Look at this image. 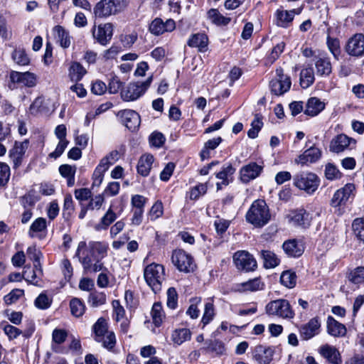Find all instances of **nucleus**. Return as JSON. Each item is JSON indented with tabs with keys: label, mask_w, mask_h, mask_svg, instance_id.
<instances>
[{
	"label": "nucleus",
	"mask_w": 364,
	"mask_h": 364,
	"mask_svg": "<svg viewBox=\"0 0 364 364\" xmlns=\"http://www.w3.org/2000/svg\"><path fill=\"white\" fill-rule=\"evenodd\" d=\"M269 208L263 200H256L246 213V220L256 228L265 225L270 220Z\"/></svg>",
	"instance_id": "nucleus-1"
},
{
	"label": "nucleus",
	"mask_w": 364,
	"mask_h": 364,
	"mask_svg": "<svg viewBox=\"0 0 364 364\" xmlns=\"http://www.w3.org/2000/svg\"><path fill=\"white\" fill-rule=\"evenodd\" d=\"M144 277L147 284L156 293L161 289L165 280L164 267L161 264L151 263L144 269Z\"/></svg>",
	"instance_id": "nucleus-2"
},
{
	"label": "nucleus",
	"mask_w": 364,
	"mask_h": 364,
	"mask_svg": "<svg viewBox=\"0 0 364 364\" xmlns=\"http://www.w3.org/2000/svg\"><path fill=\"white\" fill-rule=\"evenodd\" d=\"M265 312L270 316H276L284 319H291L295 314L288 300L279 299L269 301L265 306Z\"/></svg>",
	"instance_id": "nucleus-3"
},
{
	"label": "nucleus",
	"mask_w": 364,
	"mask_h": 364,
	"mask_svg": "<svg viewBox=\"0 0 364 364\" xmlns=\"http://www.w3.org/2000/svg\"><path fill=\"white\" fill-rule=\"evenodd\" d=\"M293 180L294 185L296 188L304 191L309 194L314 193L320 183L318 176L311 172L298 173L294 176Z\"/></svg>",
	"instance_id": "nucleus-4"
},
{
	"label": "nucleus",
	"mask_w": 364,
	"mask_h": 364,
	"mask_svg": "<svg viewBox=\"0 0 364 364\" xmlns=\"http://www.w3.org/2000/svg\"><path fill=\"white\" fill-rule=\"evenodd\" d=\"M153 77H149L144 82L129 83L121 91V97L124 101H134L142 96L151 85Z\"/></svg>",
	"instance_id": "nucleus-5"
},
{
	"label": "nucleus",
	"mask_w": 364,
	"mask_h": 364,
	"mask_svg": "<svg viewBox=\"0 0 364 364\" xmlns=\"http://www.w3.org/2000/svg\"><path fill=\"white\" fill-rule=\"evenodd\" d=\"M171 261L180 272H191L196 267L192 256L183 250H174L172 253Z\"/></svg>",
	"instance_id": "nucleus-6"
},
{
	"label": "nucleus",
	"mask_w": 364,
	"mask_h": 364,
	"mask_svg": "<svg viewBox=\"0 0 364 364\" xmlns=\"http://www.w3.org/2000/svg\"><path fill=\"white\" fill-rule=\"evenodd\" d=\"M290 77L284 74L282 68L276 70V76L270 81L269 86L272 93L275 95H282L287 92L291 87Z\"/></svg>",
	"instance_id": "nucleus-7"
},
{
	"label": "nucleus",
	"mask_w": 364,
	"mask_h": 364,
	"mask_svg": "<svg viewBox=\"0 0 364 364\" xmlns=\"http://www.w3.org/2000/svg\"><path fill=\"white\" fill-rule=\"evenodd\" d=\"M233 262L240 270L250 272L254 271L257 267V262L253 256L245 250L236 252L233 255Z\"/></svg>",
	"instance_id": "nucleus-8"
},
{
	"label": "nucleus",
	"mask_w": 364,
	"mask_h": 364,
	"mask_svg": "<svg viewBox=\"0 0 364 364\" xmlns=\"http://www.w3.org/2000/svg\"><path fill=\"white\" fill-rule=\"evenodd\" d=\"M355 139L348 136L346 134H340L333 137L329 145V150L331 152L339 154L355 146Z\"/></svg>",
	"instance_id": "nucleus-9"
},
{
	"label": "nucleus",
	"mask_w": 364,
	"mask_h": 364,
	"mask_svg": "<svg viewBox=\"0 0 364 364\" xmlns=\"http://www.w3.org/2000/svg\"><path fill=\"white\" fill-rule=\"evenodd\" d=\"M355 190V188L353 183H347L344 187L335 192L331 198V205L333 207H338L346 204L348 199L354 196Z\"/></svg>",
	"instance_id": "nucleus-10"
},
{
	"label": "nucleus",
	"mask_w": 364,
	"mask_h": 364,
	"mask_svg": "<svg viewBox=\"0 0 364 364\" xmlns=\"http://www.w3.org/2000/svg\"><path fill=\"white\" fill-rule=\"evenodd\" d=\"M321 321L318 317L311 318L306 323L299 328L300 336L303 340H309L320 333Z\"/></svg>",
	"instance_id": "nucleus-11"
},
{
	"label": "nucleus",
	"mask_w": 364,
	"mask_h": 364,
	"mask_svg": "<svg viewBox=\"0 0 364 364\" xmlns=\"http://www.w3.org/2000/svg\"><path fill=\"white\" fill-rule=\"evenodd\" d=\"M10 80L14 83L28 87L36 86L37 82L36 75L31 72L12 71L10 73Z\"/></svg>",
	"instance_id": "nucleus-12"
},
{
	"label": "nucleus",
	"mask_w": 364,
	"mask_h": 364,
	"mask_svg": "<svg viewBox=\"0 0 364 364\" xmlns=\"http://www.w3.org/2000/svg\"><path fill=\"white\" fill-rule=\"evenodd\" d=\"M346 52L353 56H363L364 55V35L356 33L351 37L346 45Z\"/></svg>",
	"instance_id": "nucleus-13"
},
{
	"label": "nucleus",
	"mask_w": 364,
	"mask_h": 364,
	"mask_svg": "<svg viewBox=\"0 0 364 364\" xmlns=\"http://www.w3.org/2000/svg\"><path fill=\"white\" fill-rule=\"evenodd\" d=\"M113 34V26L112 23H107L100 24L97 29L93 28V37L102 45L107 44L112 38Z\"/></svg>",
	"instance_id": "nucleus-14"
},
{
	"label": "nucleus",
	"mask_w": 364,
	"mask_h": 364,
	"mask_svg": "<svg viewBox=\"0 0 364 364\" xmlns=\"http://www.w3.org/2000/svg\"><path fill=\"white\" fill-rule=\"evenodd\" d=\"M176 28L175 21L172 19H167L164 22L161 18H155L149 26V31L151 33L159 36L164 32H171Z\"/></svg>",
	"instance_id": "nucleus-15"
},
{
	"label": "nucleus",
	"mask_w": 364,
	"mask_h": 364,
	"mask_svg": "<svg viewBox=\"0 0 364 364\" xmlns=\"http://www.w3.org/2000/svg\"><path fill=\"white\" fill-rule=\"evenodd\" d=\"M314 61L317 75L328 76L331 73V63L326 54L318 52L317 55L315 56Z\"/></svg>",
	"instance_id": "nucleus-16"
},
{
	"label": "nucleus",
	"mask_w": 364,
	"mask_h": 364,
	"mask_svg": "<svg viewBox=\"0 0 364 364\" xmlns=\"http://www.w3.org/2000/svg\"><path fill=\"white\" fill-rule=\"evenodd\" d=\"M263 167L262 166L258 165L255 162H251L240 169V179L243 183H247L258 177Z\"/></svg>",
	"instance_id": "nucleus-17"
},
{
	"label": "nucleus",
	"mask_w": 364,
	"mask_h": 364,
	"mask_svg": "<svg viewBox=\"0 0 364 364\" xmlns=\"http://www.w3.org/2000/svg\"><path fill=\"white\" fill-rule=\"evenodd\" d=\"M321 156V151L318 148L313 146L307 149L302 154H300L295 159L294 162L296 164L304 166L308 164L315 163Z\"/></svg>",
	"instance_id": "nucleus-18"
},
{
	"label": "nucleus",
	"mask_w": 364,
	"mask_h": 364,
	"mask_svg": "<svg viewBox=\"0 0 364 364\" xmlns=\"http://www.w3.org/2000/svg\"><path fill=\"white\" fill-rule=\"evenodd\" d=\"M318 353L332 364H342L341 353L335 346L323 345L318 348Z\"/></svg>",
	"instance_id": "nucleus-19"
},
{
	"label": "nucleus",
	"mask_w": 364,
	"mask_h": 364,
	"mask_svg": "<svg viewBox=\"0 0 364 364\" xmlns=\"http://www.w3.org/2000/svg\"><path fill=\"white\" fill-rule=\"evenodd\" d=\"M273 355L272 348L259 345L255 348L253 358L259 364H269L272 360Z\"/></svg>",
	"instance_id": "nucleus-20"
},
{
	"label": "nucleus",
	"mask_w": 364,
	"mask_h": 364,
	"mask_svg": "<svg viewBox=\"0 0 364 364\" xmlns=\"http://www.w3.org/2000/svg\"><path fill=\"white\" fill-rule=\"evenodd\" d=\"M75 256L78 257L82 266L92 260V258H95V255L93 249L90 247V242L88 243L85 241L80 242L77 245Z\"/></svg>",
	"instance_id": "nucleus-21"
},
{
	"label": "nucleus",
	"mask_w": 364,
	"mask_h": 364,
	"mask_svg": "<svg viewBox=\"0 0 364 364\" xmlns=\"http://www.w3.org/2000/svg\"><path fill=\"white\" fill-rule=\"evenodd\" d=\"M327 333L333 337H343L347 333L345 325L336 321L333 316H328L326 321Z\"/></svg>",
	"instance_id": "nucleus-22"
},
{
	"label": "nucleus",
	"mask_w": 364,
	"mask_h": 364,
	"mask_svg": "<svg viewBox=\"0 0 364 364\" xmlns=\"http://www.w3.org/2000/svg\"><path fill=\"white\" fill-rule=\"evenodd\" d=\"M282 247L284 252L289 257H300L304 251V247L302 242L295 239L285 241L283 243Z\"/></svg>",
	"instance_id": "nucleus-23"
},
{
	"label": "nucleus",
	"mask_w": 364,
	"mask_h": 364,
	"mask_svg": "<svg viewBox=\"0 0 364 364\" xmlns=\"http://www.w3.org/2000/svg\"><path fill=\"white\" fill-rule=\"evenodd\" d=\"M121 117L125 126L132 131L136 129L140 125L139 114L132 109L122 112Z\"/></svg>",
	"instance_id": "nucleus-24"
},
{
	"label": "nucleus",
	"mask_w": 364,
	"mask_h": 364,
	"mask_svg": "<svg viewBox=\"0 0 364 364\" xmlns=\"http://www.w3.org/2000/svg\"><path fill=\"white\" fill-rule=\"evenodd\" d=\"M291 220L295 225L308 228L311 224L312 216L305 209L301 208L292 213Z\"/></svg>",
	"instance_id": "nucleus-25"
},
{
	"label": "nucleus",
	"mask_w": 364,
	"mask_h": 364,
	"mask_svg": "<svg viewBox=\"0 0 364 364\" xmlns=\"http://www.w3.org/2000/svg\"><path fill=\"white\" fill-rule=\"evenodd\" d=\"M154 156L150 154H143L139 159L137 163V172L141 176H147L152 168L154 163Z\"/></svg>",
	"instance_id": "nucleus-26"
},
{
	"label": "nucleus",
	"mask_w": 364,
	"mask_h": 364,
	"mask_svg": "<svg viewBox=\"0 0 364 364\" xmlns=\"http://www.w3.org/2000/svg\"><path fill=\"white\" fill-rule=\"evenodd\" d=\"M325 108V103L317 97H311L308 100L304 113L311 117L318 114Z\"/></svg>",
	"instance_id": "nucleus-27"
},
{
	"label": "nucleus",
	"mask_w": 364,
	"mask_h": 364,
	"mask_svg": "<svg viewBox=\"0 0 364 364\" xmlns=\"http://www.w3.org/2000/svg\"><path fill=\"white\" fill-rule=\"evenodd\" d=\"M53 34L57 42L64 48L70 46L71 37L69 33L61 26H55L53 28Z\"/></svg>",
	"instance_id": "nucleus-28"
},
{
	"label": "nucleus",
	"mask_w": 364,
	"mask_h": 364,
	"mask_svg": "<svg viewBox=\"0 0 364 364\" xmlns=\"http://www.w3.org/2000/svg\"><path fill=\"white\" fill-rule=\"evenodd\" d=\"M276 24L278 26L287 28L294 17V10H277L276 14Z\"/></svg>",
	"instance_id": "nucleus-29"
},
{
	"label": "nucleus",
	"mask_w": 364,
	"mask_h": 364,
	"mask_svg": "<svg viewBox=\"0 0 364 364\" xmlns=\"http://www.w3.org/2000/svg\"><path fill=\"white\" fill-rule=\"evenodd\" d=\"M95 15L100 18L107 17L115 14L109 0L98 2L94 9Z\"/></svg>",
	"instance_id": "nucleus-30"
},
{
	"label": "nucleus",
	"mask_w": 364,
	"mask_h": 364,
	"mask_svg": "<svg viewBox=\"0 0 364 364\" xmlns=\"http://www.w3.org/2000/svg\"><path fill=\"white\" fill-rule=\"evenodd\" d=\"M117 218V214L114 212L112 208L109 207L100 223L95 225V229L97 231L107 230Z\"/></svg>",
	"instance_id": "nucleus-31"
},
{
	"label": "nucleus",
	"mask_w": 364,
	"mask_h": 364,
	"mask_svg": "<svg viewBox=\"0 0 364 364\" xmlns=\"http://www.w3.org/2000/svg\"><path fill=\"white\" fill-rule=\"evenodd\" d=\"M240 291H256L263 289L264 284L260 279L255 278L237 284Z\"/></svg>",
	"instance_id": "nucleus-32"
},
{
	"label": "nucleus",
	"mask_w": 364,
	"mask_h": 364,
	"mask_svg": "<svg viewBox=\"0 0 364 364\" xmlns=\"http://www.w3.org/2000/svg\"><path fill=\"white\" fill-rule=\"evenodd\" d=\"M190 47L198 48L200 51H205L208 46V37L204 33L193 34L188 41Z\"/></svg>",
	"instance_id": "nucleus-33"
},
{
	"label": "nucleus",
	"mask_w": 364,
	"mask_h": 364,
	"mask_svg": "<svg viewBox=\"0 0 364 364\" xmlns=\"http://www.w3.org/2000/svg\"><path fill=\"white\" fill-rule=\"evenodd\" d=\"M191 332L188 328H183L174 330L171 333V341L174 344L180 346L191 340Z\"/></svg>",
	"instance_id": "nucleus-34"
},
{
	"label": "nucleus",
	"mask_w": 364,
	"mask_h": 364,
	"mask_svg": "<svg viewBox=\"0 0 364 364\" xmlns=\"http://www.w3.org/2000/svg\"><path fill=\"white\" fill-rule=\"evenodd\" d=\"M42 274L41 265L38 266L37 269L34 267L33 269L28 267L23 271V279L32 284L38 285L40 277Z\"/></svg>",
	"instance_id": "nucleus-35"
},
{
	"label": "nucleus",
	"mask_w": 364,
	"mask_h": 364,
	"mask_svg": "<svg viewBox=\"0 0 364 364\" xmlns=\"http://www.w3.org/2000/svg\"><path fill=\"white\" fill-rule=\"evenodd\" d=\"M59 172L60 175L67 178V184L69 187L75 184V174L76 172V167L72 166L68 164H63L59 167Z\"/></svg>",
	"instance_id": "nucleus-36"
},
{
	"label": "nucleus",
	"mask_w": 364,
	"mask_h": 364,
	"mask_svg": "<svg viewBox=\"0 0 364 364\" xmlns=\"http://www.w3.org/2000/svg\"><path fill=\"white\" fill-rule=\"evenodd\" d=\"M47 221L46 218H38L36 219L30 226L28 230V235L31 237L37 236L38 233L43 232L46 230Z\"/></svg>",
	"instance_id": "nucleus-37"
},
{
	"label": "nucleus",
	"mask_w": 364,
	"mask_h": 364,
	"mask_svg": "<svg viewBox=\"0 0 364 364\" xmlns=\"http://www.w3.org/2000/svg\"><path fill=\"white\" fill-rule=\"evenodd\" d=\"M235 172V168L231 164H228L223 166L222 170L216 174V178L222 181L223 186H228L232 181V176Z\"/></svg>",
	"instance_id": "nucleus-38"
},
{
	"label": "nucleus",
	"mask_w": 364,
	"mask_h": 364,
	"mask_svg": "<svg viewBox=\"0 0 364 364\" xmlns=\"http://www.w3.org/2000/svg\"><path fill=\"white\" fill-rule=\"evenodd\" d=\"M151 316L153 323L156 326H159L162 323L165 318V314L160 302H155L153 304L151 311Z\"/></svg>",
	"instance_id": "nucleus-39"
},
{
	"label": "nucleus",
	"mask_w": 364,
	"mask_h": 364,
	"mask_svg": "<svg viewBox=\"0 0 364 364\" xmlns=\"http://www.w3.org/2000/svg\"><path fill=\"white\" fill-rule=\"evenodd\" d=\"M222 141V138L218 136L208 140L204 144L203 149L200 151V157L203 161L210 157V151L216 149Z\"/></svg>",
	"instance_id": "nucleus-40"
},
{
	"label": "nucleus",
	"mask_w": 364,
	"mask_h": 364,
	"mask_svg": "<svg viewBox=\"0 0 364 364\" xmlns=\"http://www.w3.org/2000/svg\"><path fill=\"white\" fill-rule=\"evenodd\" d=\"M95 333V340L102 341L103 336L109 332L107 330V323L103 318H100L93 326Z\"/></svg>",
	"instance_id": "nucleus-41"
},
{
	"label": "nucleus",
	"mask_w": 364,
	"mask_h": 364,
	"mask_svg": "<svg viewBox=\"0 0 364 364\" xmlns=\"http://www.w3.org/2000/svg\"><path fill=\"white\" fill-rule=\"evenodd\" d=\"M90 247L93 249L95 258L102 259L107 256L109 246L104 242L90 241Z\"/></svg>",
	"instance_id": "nucleus-42"
},
{
	"label": "nucleus",
	"mask_w": 364,
	"mask_h": 364,
	"mask_svg": "<svg viewBox=\"0 0 364 364\" xmlns=\"http://www.w3.org/2000/svg\"><path fill=\"white\" fill-rule=\"evenodd\" d=\"M85 73V69L79 63H73L70 67L69 76L72 81H80Z\"/></svg>",
	"instance_id": "nucleus-43"
},
{
	"label": "nucleus",
	"mask_w": 364,
	"mask_h": 364,
	"mask_svg": "<svg viewBox=\"0 0 364 364\" xmlns=\"http://www.w3.org/2000/svg\"><path fill=\"white\" fill-rule=\"evenodd\" d=\"M314 82V74L313 69L305 68L300 73V85L303 88H308Z\"/></svg>",
	"instance_id": "nucleus-44"
},
{
	"label": "nucleus",
	"mask_w": 364,
	"mask_h": 364,
	"mask_svg": "<svg viewBox=\"0 0 364 364\" xmlns=\"http://www.w3.org/2000/svg\"><path fill=\"white\" fill-rule=\"evenodd\" d=\"M261 255L264 259V265L266 268H274L279 264V259L277 255L268 250H263Z\"/></svg>",
	"instance_id": "nucleus-45"
},
{
	"label": "nucleus",
	"mask_w": 364,
	"mask_h": 364,
	"mask_svg": "<svg viewBox=\"0 0 364 364\" xmlns=\"http://www.w3.org/2000/svg\"><path fill=\"white\" fill-rule=\"evenodd\" d=\"M348 280L355 284H360L364 283V267H358L352 269L348 275Z\"/></svg>",
	"instance_id": "nucleus-46"
},
{
	"label": "nucleus",
	"mask_w": 364,
	"mask_h": 364,
	"mask_svg": "<svg viewBox=\"0 0 364 364\" xmlns=\"http://www.w3.org/2000/svg\"><path fill=\"white\" fill-rule=\"evenodd\" d=\"M280 282L284 287L291 289L296 283V275L295 272L290 270L284 271L280 277Z\"/></svg>",
	"instance_id": "nucleus-47"
},
{
	"label": "nucleus",
	"mask_w": 364,
	"mask_h": 364,
	"mask_svg": "<svg viewBox=\"0 0 364 364\" xmlns=\"http://www.w3.org/2000/svg\"><path fill=\"white\" fill-rule=\"evenodd\" d=\"M352 229L355 237L364 243V218H355L353 221Z\"/></svg>",
	"instance_id": "nucleus-48"
},
{
	"label": "nucleus",
	"mask_w": 364,
	"mask_h": 364,
	"mask_svg": "<svg viewBox=\"0 0 364 364\" xmlns=\"http://www.w3.org/2000/svg\"><path fill=\"white\" fill-rule=\"evenodd\" d=\"M208 18L216 25H227L230 21V18L222 16L217 9H212L208 12Z\"/></svg>",
	"instance_id": "nucleus-49"
},
{
	"label": "nucleus",
	"mask_w": 364,
	"mask_h": 364,
	"mask_svg": "<svg viewBox=\"0 0 364 364\" xmlns=\"http://www.w3.org/2000/svg\"><path fill=\"white\" fill-rule=\"evenodd\" d=\"M82 267L85 274H95L100 271H107V269L105 267L103 263L99 259L95 263H92V260H91L90 262L84 264Z\"/></svg>",
	"instance_id": "nucleus-50"
},
{
	"label": "nucleus",
	"mask_w": 364,
	"mask_h": 364,
	"mask_svg": "<svg viewBox=\"0 0 364 364\" xmlns=\"http://www.w3.org/2000/svg\"><path fill=\"white\" fill-rule=\"evenodd\" d=\"M24 295V291L21 289H14L4 297V301L6 305L16 303Z\"/></svg>",
	"instance_id": "nucleus-51"
},
{
	"label": "nucleus",
	"mask_w": 364,
	"mask_h": 364,
	"mask_svg": "<svg viewBox=\"0 0 364 364\" xmlns=\"http://www.w3.org/2000/svg\"><path fill=\"white\" fill-rule=\"evenodd\" d=\"M215 316L214 305L212 301H208L205 304L204 313L201 322L203 326L208 324Z\"/></svg>",
	"instance_id": "nucleus-52"
},
{
	"label": "nucleus",
	"mask_w": 364,
	"mask_h": 364,
	"mask_svg": "<svg viewBox=\"0 0 364 364\" xmlns=\"http://www.w3.org/2000/svg\"><path fill=\"white\" fill-rule=\"evenodd\" d=\"M70 307L72 314L76 317L82 316L85 309L84 304L77 298H74L70 301Z\"/></svg>",
	"instance_id": "nucleus-53"
},
{
	"label": "nucleus",
	"mask_w": 364,
	"mask_h": 364,
	"mask_svg": "<svg viewBox=\"0 0 364 364\" xmlns=\"http://www.w3.org/2000/svg\"><path fill=\"white\" fill-rule=\"evenodd\" d=\"M88 302L92 307H98L106 302V295L102 292L91 293L88 298Z\"/></svg>",
	"instance_id": "nucleus-54"
},
{
	"label": "nucleus",
	"mask_w": 364,
	"mask_h": 364,
	"mask_svg": "<svg viewBox=\"0 0 364 364\" xmlns=\"http://www.w3.org/2000/svg\"><path fill=\"white\" fill-rule=\"evenodd\" d=\"M262 125L263 123L262 122L261 117L258 114H256L255 119L251 123V128L247 132L248 136L251 139L256 138Z\"/></svg>",
	"instance_id": "nucleus-55"
},
{
	"label": "nucleus",
	"mask_w": 364,
	"mask_h": 364,
	"mask_svg": "<svg viewBox=\"0 0 364 364\" xmlns=\"http://www.w3.org/2000/svg\"><path fill=\"white\" fill-rule=\"evenodd\" d=\"M98 343H101L102 346L109 350L114 348L116 344V337L113 331H109L105 336L102 341H97Z\"/></svg>",
	"instance_id": "nucleus-56"
},
{
	"label": "nucleus",
	"mask_w": 364,
	"mask_h": 364,
	"mask_svg": "<svg viewBox=\"0 0 364 364\" xmlns=\"http://www.w3.org/2000/svg\"><path fill=\"white\" fill-rule=\"evenodd\" d=\"M35 306L39 309H47L52 304V299L46 293H41L34 301Z\"/></svg>",
	"instance_id": "nucleus-57"
},
{
	"label": "nucleus",
	"mask_w": 364,
	"mask_h": 364,
	"mask_svg": "<svg viewBox=\"0 0 364 364\" xmlns=\"http://www.w3.org/2000/svg\"><path fill=\"white\" fill-rule=\"evenodd\" d=\"M12 58L19 65H26L30 63V59L25 51L21 49H16L13 52Z\"/></svg>",
	"instance_id": "nucleus-58"
},
{
	"label": "nucleus",
	"mask_w": 364,
	"mask_h": 364,
	"mask_svg": "<svg viewBox=\"0 0 364 364\" xmlns=\"http://www.w3.org/2000/svg\"><path fill=\"white\" fill-rule=\"evenodd\" d=\"M26 253L29 259L33 262L34 267L37 269L41 265L40 258L42 256L41 251L35 245H33L28 247Z\"/></svg>",
	"instance_id": "nucleus-59"
},
{
	"label": "nucleus",
	"mask_w": 364,
	"mask_h": 364,
	"mask_svg": "<svg viewBox=\"0 0 364 364\" xmlns=\"http://www.w3.org/2000/svg\"><path fill=\"white\" fill-rule=\"evenodd\" d=\"M164 213V206L161 201H156L151 207L148 217L151 220H155L160 218Z\"/></svg>",
	"instance_id": "nucleus-60"
},
{
	"label": "nucleus",
	"mask_w": 364,
	"mask_h": 364,
	"mask_svg": "<svg viewBox=\"0 0 364 364\" xmlns=\"http://www.w3.org/2000/svg\"><path fill=\"white\" fill-rule=\"evenodd\" d=\"M327 46L330 52L333 54L336 59H338V56L341 53L340 42L337 38H333L331 37L327 38Z\"/></svg>",
	"instance_id": "nucleus-61"
},
{
	"label": "nucleus",
	"mask_w": 364,
	"mask_h": 364,
	"mask_svg": "<svg viewBox=\"0 0 364 364\" xmlns=\"http://www.w3.org/2000/svg\"><path fill=\"white\" fill-rule=\"evenodd\" d=\"M165 141L166 137L161 132H154L149 136V143L151 146L156 148L161 147L165 143Z\"/></svg>",
	"instance_id": "nucleus-62"
},
{
	"label": "nucleus",
	"mask_w": 364,
	"mask_h": 364,
	"mask_svg": "<svg viewBox=\"0 0 364 364\" xmlns=\"http://www.w3.org/2000/svg\"><path fill=\"white\" fill-rule=\"evenodd\" d=\"M325 176L328 180H335L341 178V173L334 164L328 163L326 165Z\"/></svg>",
	"instance_id": "nucleus-63"
},
{
	"label": "nucleus",
	"mask_w": 364,
	"mask_h": 364,
	"mask_svg": "<svg viewBox=\"0 0 364 364\" xmlns=\"http://www.w3.org/2000/svg\"><path fill=\"white\" fill-rule=\"evenodd\" d=\"M207 191V186L205 183H200L192 188L189 193L191 200H197L201 196H203Z\"/></svg>",
	"instance_id": "nucleus-64"
}]
</instances>
